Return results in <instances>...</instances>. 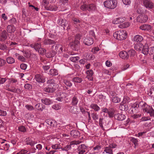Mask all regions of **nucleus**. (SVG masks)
<instances>
[{
    "instance_id": "nucleus-1",
    "label": "nucleus",
    "mask_w": 154,
    "mask_h": 154,
    "mask_svg": "<svg viewBox=\"0 0 154 154\" xmlns=\"http://www.w3.org/2000/svg\"><path fill=\"white\" fill-rule=\"evenodd\" d=\"M116 35V39L119 40H122L127 37V33L125 31L120 29L117 32Z\"/></svg>"
},
{
    "instance_id": "nucleus-2",
    "label": "nucleus",
    "mask_w": 154,
    "mask_h": 154,
    "mask_svg": "<svg viewBox=\"0 0 154 154\" xmlns=\"http://www.w3.org/2000/svg\"><path fill=\"white\" fill-rule=\"evenodd\" d=\"M81 143L80 141H73L71 142L69 144H68L64 147H61V149L62 150L67 151L71 149L72 147L74 146L75 145H78Z\"/></svg>"
},
{
    "instance_id": "nucleus-3",
    "label": "nucleus",
    "mask_w": 154,
    "mask_h": 154,
    "mask_svg": "<svg viewBox=\"0 0 154 154\" xmlns=\"http://www.w3.org/2000/svg\"><path fill=\"white\" fill-rule=\"evenodd\" d=\"M115 0H107L104 2L105 7L110 9H114L115 8Z\"/></svg>"
},
{
    "instance_id": "nucleus-4",
    "label": "nucleus",
    "mask_w": 154,
    "mask_h": 154,
    "mask_svg": "<svg viewBox=\"0 0 154 154\" xmlns=\"http://www.w3.org/2000/svg\"><path fill=\"white\" fill-rule=\"evenodd\" d=\"M58 23L59 25L63 26L64 29H65V27L66 26L67 29H69V22L65 19H62L61 18L59 19L58 21Z\"/></svg>"
},
{
    "instance_id": "nucleus-5",
    "label": "nucleus",
    "mask_w": 154,
    "mask_h": 154,
    "mask_svg": "<svg viewBox=\"0 0 154 154\" xmlns=\"http://www.w3.org/2000/svg\"><path fill=\"white\" fill-rule=\"evenodd\" d=\"M142 106V107H143V106L145 107L147 106V104L146 103L143 102H140L139 104L138 103V102H135L131 105V108H132V111H133L134 110V111H135V110L137 109H137L140 106Z\"/></svg>"
},
{
    "instance_id": "nucleus-6",
    "label": "nucleus",
    "mask_w": 154,
    "mask_h": 154,
    "mask_svg": "<svg viewBox=\"0 0 154 154\" xmlns=\"http://www.w3.org/2000/svg\"><path fill=\"white\" fill-rule=\"evenodd\" d=\"M148 19V17L146 15H140L137 18V21L141 23L146 22Z\"/></svg>"
},
{
    "instance_id": "nucleus-7",
    "label": "nucleus",
    "mask_w": 154,
    "mask_h": 154,
    "mask_svg": "<svg viewBox=\"0 0 154 154\" xmlns=\"http://www.w3.org/2000/svg\"><path fill=\"white\" fill-rule=\"evenodd\" d=\"M143 4L146 8L148 9H152L154 7L153 3L150 0H143Z\"/></svg>"
},
{
    "instance_id": "nucleus-8",
    "label": "nucleus",
    "mask_w": 154,
    "mask_h": 154,
    "mask_svg": "<svg viewBox=\"0 0 154 154\" xmlns=\"http://www.w3.org/2000/svg\"><path fill=\"white\" fill-rule=\"evenodd\" d=\"M116 146V144H111L108 147H106L104 148V150L103 153H104L105 152L106 153L109 154H112V149L115 148Z\"/></svg>"
},
{
    "instance_id": "nucleus-9",
    "label": "nucleus",
    "mask_w": 154,
    "mask_h": 154,
    "mask_svg": "<svg viewBox=\"0 0 154 154\" xmlns=\"http://www.w3.org/2000/svg\"><path fill=\"white\" fill-rule=\"evenodd\" d=\"M31 47L33 48L38 52H39L41 51V45L40 43H35L34 44H32L31 45Z\"/></svg>"
},
{
    "instance_id": "nucleus-10",
    "label": "nucleus",
    "mask_w": 154,
    "mask_h": 154,
    "mask_svg": "<svg viewBox=\"0 0 154 154\" xmlns=\"http://www.w3.org/2000/svg\"><path fill=\"white\" fill-rule=\"evenodd\" d=\"M35 77V80L38 82L44 83L45 81V77L40 74H37Z\"/></svg>"
},
{
    "instance_id": "nucleus-11",
    "label": "nucleus",
    "mask_w": 154,
    "mask_h": 154,
    "mask_svg": "<svg viewBox=\"0 0 154 154\" xmlns=\"http://www.w3.org/2000/svg\"><path fill=\"white\" fill-rule=\"evenodd\" d=\"M8 35V32L5 30H3L0 36V41H3L7 38Z\"/></svg>"
},
{
    "instance_id": "nucleus-12",
    "label": "nucleus",
    "mask_w": 154,
    "mask_h": 154,
    "mask_svg": "<svg viewBox=\"0 0 154 154\" xmlns=\"http://www.w3.org/2000/svg\"><path fill=\"white\" fill-rule=\"evenodd\" d=\"M46 122L48 125L51 126V128H53L56 127L57 125V122L54 120L47 119L46 120Z\"/></svg>"
},
{
    "instance_id": "nucleus-13",
    "label": "nucleus",
    "mask_w": 154,
    "mask_h": 154,
    "mask_svg": "<svg viewBox=\"0 0 154 154\" xmlns=\"http://www.w3.org/2000/svg\"><path fill=\"white\" fill-rule=\"evenodd\" d=\"M6 30L8 32L12 33L15 31L16 28L13 25L11 24L7 26Z\"/></svg>"
},
{
    "instance_id": "nucleus-14",
    "label": "nucleus",
    "mask_w": 154,
    "mask_h": 154,
    "mask_svg": "<svg viewBox=\"0 0 154 154\" xmlns=\"http://www.w3.org/2000/svg\"><path fill=\"white\" fill-rule=\"evenodd\" d=\"M84 42L86 45H91L94 42L93 39L91 37H87L84 40Z\"/></svg>"
},
{
    "instance_id": "nucleus-15",
    "label": "nucleus",
    "mask_w": 154,
    "mask_h": 154,
    "mask_svg": "<svg viewBox=\"0 0 154 154\" xmlns=\"http://www.w3.org/2000/svg\"><path fill=\"white\" fill-rule=\"evenodd\" d=\"M149 109L146 107L144 108L143 107V109L145 112L149 114L151 116L154 117V110L152 107H149Z\"/></svg>"
},
{
    "instance_id": "nucleus-16",
    "label": "nucleus",
    "mask_w": 154,
    "mask_h": 154,
    "mask_svg": "<svg viewBox=\"0 0 154 154\" xmlns=\"http://www.w3.org/2000/svg\"><path fill=\"white\" fill-rule=\"evenodd\" d=\"M70 134L73 137L76 138L79 136L80 133L77 130H72L70 131Z\"/></svg>"
},
{
    "instance_id": "nucleus-17",
    "label": "nucleus",
    "mask_w": 154,
    "mask_h": 154,
    "mask_svg": "<svg viewBox=\"0 0 154 154\" xmlns=\"http://www.w3.org/2000/svg\"><path fill=\"white\" fill-rule=\"evenodd\" d=\"M79 41H74L71 45V46L73 50H78L79 47Z\"/></svg>"
},
{
    "instance_id": "nucleus-18",
    "label": "nucleus",
    "mask_w": 154,
    "mask_h": 154,
    "mask_svg": "<svg viewBox=\"0 0 154 154\" xmlns=\"http://www.w3.org/2000/svg\"><path fill=\"white\" fill-rule=\"evenodd\" d=\"M151 28V26L149 24H143L140 27V29L143 30L149 31Z\"/></svg>"
},
{
    "instance_id": "nucleus-19",
    "label": "nucleus",
    "mask_w": 154,
    "mask_h": 154,
    "mask_svg": "<svg viewBox=\"0 0 154 154\" xmlns=\"http://www.w3.org/2000/svg\"><path fill=\"white\" fill-rule=\"evenodd\" d=\"M119 56L121 58L124 59H127L128 58V53L125 51L120 52Z\"/></svg>"
},
{
    "instance_id": "nucleus-20",
    "label": "nucleus",
    "mask_w": 154,
    "mask_h": 154,
    "mask_svg": "<svg viewBox=\"0 0 154 154\" xmlns=\"http://www.w3.org/2000/svg\"><path fill=\"white\" fill-rule=\"evenodd\" d=\"M149 48L148 45L146 44L144 45H143V48L142 50V52L144 55H147L149 53Z\"/></svg>"
},
{
    "instance_id": "nucleus-21",
    "label": "nucleus",
    "mask_w": 154,
    "mask_h": 154,
    "mask_svg": "<svg viewBox=\"0 0 154 154\" xmlns=\"http://www.w3.org/2000/svg\"><path fill=\"white\" fill-rule=\"evenodd\" d=\"M56 54V51L52 50L49 51L46 53V56L48 58H50L54 57Z\"/></svg>"
},
{
    "instance_id": "nucleus-22",
    "label": "nucleus",
    "mask_w": 154,
    "mask_h": 154,
    "mask_svg": "<svg viewBox=\"0 0 154 154\" xmlns=\"http://www.w3.org/2000/svg\"><path fill=\"white\" fill-rule=\"evenodd\" d=\"M79 102V100L77 97L75 95L72 98L71 104L73 106H75L77 105Z\"/></svg>"
},
{
    "instance_id": "nucleus-23",
    "label": "nucleus",
    "mask_w": 154,
    "mask_h": 154,
    "mask_svg": "<svg viewBox=\"0 0 154 154\" xmlns=\"http://www.w3.org/2000/svg\"><path fill=\"white\" fill-rule=\"evenodd\" d=\"M45 92L49 93L53 92L54 91V88L52 85H48L46 88H44Z\"/></svg>"
},
{
    "instance_id": "nucleus-24",
    "label": "nucleus",
    "mask_w": 154,
    "mask_h": 154,
    "mask_svg": "<svg viewBox=\"0 0 154 154\" xmlns=\"http://www.w3.org/2000/svg\"><path fill=\"white\" fill-rule=\"evenodd\" d=\"M26 144L32 146H34V145L36 143V142L35 141H33L32 139L29 138L26 139Z\"/></svg>"
},
{
    "instance_id": "nucleus-25",
    "label": "nucleus",
    "mask_w": 154,
    "mask_h": 154,
    "mask_svg": "<svg viewBox=\"0 0 154 154\" xmlns=\"http://www.w3.org/2000/svg\"><path fill=\"white\" fill-rule=\"evenodd\" d=\"M143 37L140 35H137L134 36V40L136 42H140L143 40Z\"/></svg>"
},
{
    "instance_id": "nucleus-26",
    "label": "nucleus",
    "mask_w": 154,
    "mask_h": 154,
    "mask_svg": "<svg viewBox=\"0 0 154 154\" xmlns=\"http://www.w3.org/2000/svg\"><path fill=\"white\" fill-rule=\"evenodd\" d=\"M35 107L38 110L42 111L45 108V106L44 105L41 103H38L36 104L35 106Z\"/></svg>"
},
{
    "instance_id": "nucleus-27",
    "label": "nucleus",
    "mask_w": 154,
    "mask_h": 154,
    "mask_svg": "<svg viewBox=\"0 0 154 154\" xmlns=\"http://www.w3.org/2000/svg\"><path fill=\"white\" fill-rule=\"evenodd\" d=\"M43 43L45 45H51L55 43V42L51 39H45L43 41Z\"/></svg>"
},
{
    "instance_id": "nucleus-28",
    "label": "nucleus",
    "mask_w": 154,
    "mask_h": 154,
    "mask_svg": "<svg viewBox=\"0 0 154 154\" xmlns=\"http://www.w3.org/2000/svg\"><path fill=\"white\" fill-rule=\"evenodd\" d=\"M131 25V23L126 22L119 25V27L120 28H126L128 27Z\"/></svg>"
},
{
    "instance_id": "nucleus-29",
    "label": "nucleus",
    "mask_w": 154,
    "mask_h": 154,
    "mask_svg": "<svg viewBox=\"0 0 154 154\" xmlns=\"http://www.w3.org/2000/svg\"><path fill=\"white\" fill-rule=\"evenodd\" d=\"M42 102L46 105H49L52 103V102L48 98H43L42 99Z\"/></svg>"
},
{
    "instance_id": "nucleus-30",
    "label": "nucleus",
    "mask_w": 154,
    "mask_h": 154,
    "mask_svg": "<svg viewBox=\"0 0 154 154\" xmlns=\"http://www.w3.org/2000/svg\"><path fill=\"white\" fill-rule=\"evenodd\" d=\"M134 47L136 50L141 51L143 48V45L141 43L137 44L135 45Z\"/></svg>"
},
{
    "instance_id": "nucleus-31",
    "label": "nucleus",
    "mask_w": 154,
    "mask_h": 154,
    "mask_svg": "<svg viewBox=\"0 0 154 154\" xmlns=\"http://www.w3.org/2000/svg\"><path fill=\"white\" fill-rule=\"evenodd\" d=\"M116 116L117 119L119 121H122L124 120L125 118L124 115L120 113L117 114Z\"/></svg>"
},
{
    "instance_id": "nucleus-32",
    "label": "nucleus",
    "mask_w": 154,
    "mask_h": 154,
    "mask_svg": "<svg viewBox=\"0 0 154 154\" xmlns=\"http://www.w3.org/2000/svg\"><path fill=\"white\" fill-rule=\"evenodd\" d=\"M49 74L52 76H55L58 75L57 70L55 69H51L50 70Z\"/></svg>"
},
{
    "instance_id": "nucleus-33",
    "label": "nucleus",
    "mask_w": 154,
    "mask_h": 154,
    "mask_svg": "<svg viewBox=\"0 0 154 154\" xmlns=\"http://www.w3.org/2000/svg\"><path fill=\"white\" fill-rule=\"evenodd\" d=\"M88 11H94L96 8V6L94 4H91L88 5Z\"/></svg>"
},
{
    "instance_id": "nucleus-34",
    "label": "nucleus",
    "mask_w": 154,
    "mask_h": 154,
    "mask_svg": "<svg viewBox=\"0 0 154 154\" xmlns=\"http://www.w3.org/2000/svg\"><path fill=\"white\" fill-rule=\"evenodd\" d=\"M6 61L7 63L9 64H12L15 62L14 59L11 57H7L6 58Z\"/></svg>"
},
{
    "instance_id": "nucleus-35",
    "label": "nucleus",
    "mask_w": 154,
    "mask_h": 154,
    "mask_svg": "<svg viewBox=\"0 0 154 154\" xmlns=\"http://www.w3.org/2000/svg\"><path fill=\"white\" fill-rule=\"evenodd\" d=\"M125 20V18L122 17L116 18V24L122 23Z\"/></svg>"
},
{
    "instance_id": "nucleus-36",
    "label": "nucleus",
    "mask_w": 154,
    "mask_h": 154,
    "mask_svg": "<svg viewBox=\"0 0 154 154\" xmlns=\"http://www.w3.org/2000/svg\"><path fill=\"white\" fill-rule=\"evenodd\" d=\"M115 112V111L114 109L112 108L109 109L108 114L109 117H112L114 115Z\"/></svg>"
},
{
    "instance_id": "nucleus-37",
    "label": "nucleus",
    "mask_w": 154,
    "mask_h": 154,
    "mask_svg": "<svg viewBox=\"0 0 154 154\" xmlns=\"http://www.w3.org/2000/svg\"><path fill=\"white\" fill-rule=\"evenodd\" d=\"M59 46H60V45L58 44L54 45L52 46V49L53 50L56 51V53L57 51H58L59 52H60V51Z\"/></svg>"
},
{
    "instance_id": "nucleus-38",
    "label": "nucleus",
    "mask_w": 154,
    "mask_h": 154,
    "mask_svg": "<svg viewBox=\"0 0 154 154\" xmlns=\"http://www.w3.org/2000/svg\"><path fill=\"white\" fill-rule=\"evenodd\" d=\"M87 146L84 144H82L79 146L78 150H85L87 148Z\"/></svg>"
},
{
    "instance_id": "nucleus-39",
    "label": "nucleus",
    "mask_w": 154,
    "mask_h": 154,
    "mask_svg": "<svg viewBox=\"0 0 154 154\" xmlns=\"http://www.w3.org/2000/svg\"><path fill=\"white\" fill-rule=\"evenodd\" d=\"M91 107L95 111H98L100 109V107L95 104H92L91 105Z\"/></svg>"
},
{
    "instance_id": "nucleus-40",
    "label": "nucleus",
    "mask_w": 154,
    "mask_h": 154,
    "mask_svg": "<svg viewBox=\"0 0 154 154\" xmlns=\"http://www.w3.org/2000/svg\"><path fill=\"white\" fill-rule=\"evenodd\" d=\"M73 82L77 83H81L82 81V79L79 77H74L72 79Z\"/></svg>"
},
{
    "instance_id": "nucleus-41",
    "label": "nucleus",
    "mask_w": 154,
    "mask_h": 154,
    "mask_svg": "<svg viewBox=\"0 0 154 154\" xmlns=\"http://www.w3.org/2000/svg\"><path fill=\"white\" fill-rule=\"evenodd\" d=\"M128 56L129 55L131 57H133L135 55L136 52L134 50H130L128 51Z\"/></svg>"
},
{
    "instance_id": "nucleus-42",
    "label": "nucleus",
    "mask_w": 154,
    "mask_h": 154,
    "mask_svg": "<svg viewBox=\"0 0 154 154\" xmlns=\"http://www.w3.org/2000/svg\"><path fill=\"white\" fill-rule=\"evenodd\" d=\"M51 147L52 149L55 150L61 149L60 144H58L53 145H52Z\"/></svg>"
},
{
    "instance_id": "nucleus-43",
    "label": "nucleus",
    "mask_w": 154,
    "mask_h": 154,
    "mask_svg": "<svg viewBox=\"0 0 154 154\" xmlns=\"http://www.w3.org/2000/svg\"><path fill=\"white\" fill-rule=\"evenodd\" d=\"M88 5L84 4L81 5L80 8L81 10L83 11H86L87 10H88Z\"/></svg>"
},
{
    "instance_id": "nucleus-44",
    "label": "nucleus",
    "mask_w": 154,
    "mask_h": 154,
    "mask_svg": "<svg viewBox=\"0 0 154 154\" xmlns=\"http://www.w3.org/2000/svg\"><path fill=\"white\" fill-rule=\"evenodd\" d=\"M130 140L134 143L135 146L137 145L138 141L137 139L131 137L130 138Z\"/></svg>"
},
{
    "instance_id": "nucleus-45",
    "label": "nucleus",
    "mask_w": 154,
    "mask_h": 154,
    "mask_svg": "<svg viewBox=\"0 0 154 154\" xmlns=\"http://www.w3.org/2000/svg\"><path fill=\"white\" fill-rule=\"evenodd\" d=\"M148 95L152 97H154V88H151L149 92L148 93Z\"/></svg>"
},
{
    "instance_id": "nucleus-46",
    "label": "nucleus",
    "mask_w": 154,
    "mask_h": 154,
    "mask_svg": "<svg viewBox=\"0 0 154 154\" xmlns=\"http://www.w3.org/2000/svg\"><path fill=\"white\" fill-rule=\"evenodd\" d=\"M42 4L45 8H46L49 4V2L47 0H43L42 2Z\"/></svg>"
},
{
    "instance_id": "nucleus-47",
    "label": "nucleus",
    "mask_w": 154,
    "mask_h": 154,
    "mask_svg": "<svg viewBox=\"0 0 154 154\" xmlns=\"http://www.w3.org/2000/svg\"><path fill=\"white\" fill-rule=\"evenodd\" d=\"M18 130L19 131L22 132H25L26 131V129L25 127L23 125L19 126Z\"/></svg>"
},
{
    "instance_id": "nucleus-48",
    "label": "nucleus",
    "mask_w": 154,
    "mask_h": 154,
    "mask_svg": "<svg viewBox=\"0 0 154 154\" xmlns=\"http://www.w3.org/2000/svg\"><path fill=\"white\" fill-rule=\"evenodd\" d=\"M63 82L66 85L70 87L72 85V83L68 80H64Z\"/></svg>"
},
{
    "instance_id": "nucleus-49",
    "label": "nucleus",
    "mask_w": 154,
    "mask_h": 154,
    "mask_svg": "<svg viewBox=\"0 0 154 154\" xmlns=\"http://www.w3.org/2000/svg\"><path fill=\"white\" fill-rule=\"evenodd\" d=\"M33 146V148L35 149L36 150V149L38 150H41L42 148V145L41 144H38L35 146V147H34V146Z\"/></svg>"
},
{
    "instance_id": "nucleus-50",
    "label": "nucleus",
    "mask_w": 154,
    "mask_h": 154,
    "mask_svg": "<svg viewBox=\"0 0 154 154\" xmlns=\"http://www.w3.org/2000/svg\"><path fill=\"white\" fill-rule=\"evenodd\" d=\"M79 58V57H71L70 58V60L72 62H76L77 61H78Z\"/></svg>"
},
{
    "instance_id": "nucleus-51",
    "label": "nucleus",
    "mask_w": 154,
    "mask_h": 154,
    "mask_svg": "<svg viewBox=\"0 0 154 154\" xmlns=\"http://www.w3.org/2000/svg\"><path fill=\"white\" fill-rule=\"evenodd\" d=\"M54 80L53 79H50L48 80L47 83L48 85H52L54 86Z\"/></svg>"
},
{
    "instance_id": "nucleus-52",
    "label": "nucleus",
    "mask_w": 154,
    "mask_h": 154,
    "mask_svg": "<svg viewBox=\"0 0 154 154\" xmlns=\"http://www.w3.org/2000/svg\"><path fill=\"white\" fill-rule=\"evenodd\" d=\"M110 94L111 95V96H112V97H111L112 98V101L113 102L115 103H116V98L114 96V95L115 94H113V92L112 91H111L110 93Z\"/></svg>"
},
{
    "instance_id": "nucleus-53",
    "label": "nucleus",
    "mask_w": 154,
    "mask_h": 154,
    "mask_svg": "<svg viewBox=\"0 0 154 154\" xmlns=\"http://www.w3.org/2000/svg\"><path fill=\"white\" fill-rule=\"evenodd\" d=\"M86 73L89 76L91 77L93 75L94 73L93 71L92 70H89L86 71Z\"/></svg>"
},
{
    "instance_id": "nucleus-54",
    "label": "nucleus",
    "mask_w": 154,
    "mask_h": 154,
    "mask_svg": "<svg viewBox=\"0 0 154 154\" xmlns=\"http://www.w3.org/2000/svg\"><path fill=\"white\" fill-rule=\"evenodd\" d=\"M130 66L128 64H126L123 66L121 68L122 70H125L127 69Z\"/></svg>"
},
{
    "instance_id": "nucleus-55",
    "label": "nucleus",
    "mask_w": 154,
    "mask_h": 154,
    "mask_svg": "<svg viewBox=\"0 0 154 154\" xmlns=\"http://www.w3.org/2000/svg\"><path fill=\"white\" fill-rule=\"evenodd\" d=\"M24 88L30 90L32 88V86L29 84H26L25 85Z\"/></svg>"
},
{
    "instance_id": "nucleus-56",
    "label": "nucleus",
    "mask_w": 154,
    "mask_h": 154,
    "mask_svg": "<svg viewBox=\"0 0 154 154\" xmlns=\"http://www.w3.org/2000/svg\"><path fill=\"white\" fill-rule=\"evenodd\" d=\"M149 54H154V47H150L149 48Z\"/></svg>"
},
{
    "instance_id": "nucleus-57",
    "label": "nucleus",
    "mask_w": 154,
    "mask_h": 154,
    "mask_svg": "<svg viewBox=\"0 0 154 154\" xmlns=\"http://www.w3.org/2000/svg\"><path fill=\"white\" fill-rule=\"evenodd\" d=\"M100 49L98 47H95L93 48L92 50L91 51L94 54H96L97 52Z\"/></svg>"
},
{
    "instance_id": "nucleus-58",
    "label": "nucleus",
    "mask_w": 154,
    "mask_h": 154,
    "mask_svg": "<svg viewBox=\"0 0 154 154\" xmlns=\"http://www.w3.org/2000/svg\"><path fill=\"white\" fill-rule=\"evenodd\" d=\"M6 63V61L5 60L0 58V66H4Z\"/></svg>"
},
{
    "instance_id": "nucleus-59",
    "label": "nucleus",
    "mask_w": 154,
    "mask_h": 154,
    "mask_svg": "<svg viewBox=\"0 0 154 154\" xmlns=\"http://www.w3.org/2000/svg\"><path fill=\"white\" fill-rule=\"evenodd\" d=\"M91 116L94 120H96L98 119V115L96 113H92Z\"/></svg>"
},
{
    "instance_id": "nucleus-60",
    "label": "nucleus",
    "mask_w": 154,
    "mask_h": 154,
    "mask_svg": "<svg viewBox=\"0 0 154 154\" xmlns=\"http://www.w3.org/2000/svg\"><path fill=\"white\" fill-rule=\"evenodd\" d=\"M25 106L29 110H32L34 109L33 107L31 105H27Z\"/></svg>"
},
{
    "instance_id": "nucleus-61",
    "label": "nucleus",
    "mask_w": 154,
    "mask_h": 154,
    "mask_svg": "<svg viewBox=\"0 0 154 154\" xmlns=\"http://www.w3.org/2000/svg\"><path fill=\"white\" fill-rule=\"evenodd\" d=\"M8 90L9 91L14 93H16V92H17L16 88L14 87H13L11 88H8Z\"/></svg>"
},
{
    "instance_id": "nucleus-62",
    "label": "nucleus",
    "mask_w": 154,
    "mask_h": 154,
    "mask_svg": "<svg viewBox=\"0 0 154 154\" xmlns=\"http://www.w3.org/2000/svg\"><path fill=\"white\" fill-rule=\"evenodd\" d=\"M27 65L24 63H22L20 65V68L23 70L26 69L27 68Z\"/></svg>"
},
{
    "instance_id": "nucleus-63",
    "label": "nucleus",
    "mask_w": 154,
    "mask_h": 154,
    "mask_svg": "<svg viewBox=\"0 0 154 154\" xmlns=\"http://www.w3.org/2000/svg\"><path fill=\"white\" fill-rule=\"evenodd\" d=\"M6 112L5 111L0 109V116H5L6 115Z\"/></svg>"
},
{
    "instance_id": "nucleus-64",
    "label": "nucleus",
    "mask_w": 154,
    "mask_h": 154,
    "mask_svg": "<svg viewBox=\"0 0 154 154\" xmlns=\"http://www.w3.org/2000/svg\"><path fill=\"white\" fill-rule=\"evenodd\" d=\"M57 152L55 150H51L49 152H46L47 154H56V152Z\"/></svg>"
}]
</instances>
